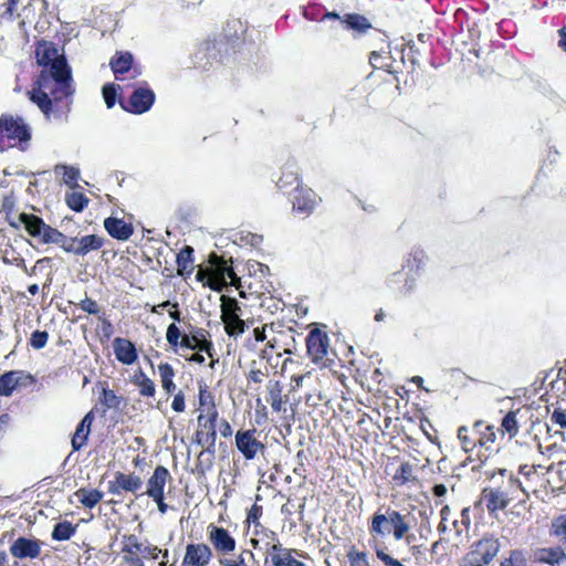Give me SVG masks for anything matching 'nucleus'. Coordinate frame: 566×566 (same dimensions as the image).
<instances>
[{
  "mask_svg": "<svg viewBox=\"0 0 566 566\" xmlns=\"http://www.w3.org/2000/svg\"><path fill=\"white\" fill-rule=\"evenodd\" d=\"M35 57L43 70L36 81L38 87L29 92L30 99L39 106L46 119L64 120L74 94L71 69L56 45L49 41L39 42Z\"/></svg>",
  "mask_w": 566,
  "mask_h": 566,
  "instance_id": "nucleus-1",
  "label": "nucleus"
},
{
  "mask_svg": "<svg viewBox=\"0 0 566 566\" xmlns=\"http://www.w3.org/2000/svg\"><path fill=\"white\" fill-rule=\"evenodd\" d=\"M20 221L25 224L27 232L33 237L39 238L41 243L57 244L65 252L72 253L77 256H84L90 252L97 251L104 245V238L97 234H87L83 237L69 238L57 229L46 224L42 218L23 213Z\"/></svg>",
  "mask_w": 566,
  "mask_h": 566,
  "instance_id": "nucleus-2",
  "label": "nucleus"
},
{
  "mask_svg": "<svg viewBox=\"0 0 566 566\" xmlns=\"http://www.w3.org/2000/svg\"><path fill=\"white\" fill-rule=\"evenodd\" d=\"M31 138L30 127L21 117L2 116L0 118V149L4 150Z\"/></svg>",
  "mask_w": 566,
  "mask_h": 566,
  "instance_id": "nucleus-3",
  "label": "nucleus"
},
{
  "mask_svg": "<svg viewBox=\"0 0 566 566\" xmlns=\"http://www.w3.org/2000/svg\"><path fill=\"white\" fill-rule=\"evenodd\" d=\"M342 22L345 24V28L347 30L353 31V36L358 38L361 35H366L369 33V31H373L376 39L379 42L385 43L386 42V35L380 32L379 30L375 29L370 21L358 13H347L344 14L342 18Z\"/></svg>",
  "mask_w": 566,
  "mask_h": 566,
  "instance_id": "nucleus-4",
  "label": "nucleus"
},
{
  "mask_svg": "<svg viewBox=\"0 0 566 566\" xmlns=\"http://www.w3.org/2000/svg\"><path fill=\"white\" fill-rule=\"evenodd\" d=\"M500 542L494 537H484L474 542L467 555L475 558L484 566L489 565L500 551Z\"/></svg>",
  "mask_w": 566,
  "mask_h": 566,
  "instance_id": "nucleus-5",
  "label": "nucleus"
},
{
  "mask_svg": "<svg viewBox=\"0 0 566 566\" xmlns=\"http://www.w3.org/2000/svg\"><path fill=\"white\" fill-rule=\"evenodd\" d=\"M235 446L247 460L254 459L264 449L263 443L255 438V429L239 430L235 433Z\"/></svg>",
  "mask_w": 566,
  "mask_h": 566,
  "instance_id": "nucleus-6",
  "label": "nucleus"
},
{
  "mask_svg": "<svg viewBox=\"0 0 566 566\" xmlns=\"http://www.w3.org/2000/svg\"><path fill=\"white\" fill-rule=\"evenodd\" d=\"M210 262L213 266V283H209V286L220 292L222 287L227 284V279L234 280L237 279V274L232 268V265H228L227 261L222 258H219L217 254L210 255Z\"/></svg>",
  "mask_w": 566,
  "mask_h": 566,
  "instance_id": "nucleus-7",
  "label": "nucleus"
},
{
  "mask_svg": "<svg viewBox=\"0 0 566 566\" xmlns=\"http://www.w3.org/2000/svg\"><path fill=\"white\" fill-rule=\"evenodd\" d=\"M155 102V94L148 87H137L134 90L130 95L128 105H123V107L134 114H143L150 109Z\"/></svg>",
  "mask_w": 566,
  "mask_h": 566,
  "instance_id": "nucleus-8",
  "label": "nucleus"
},
{
  "mask_svg": "<svg viewBox=\"0 0 566 566\" xmlns=\"http://www.w3.org/2000/svg\"><path fill=\"white\" fill-rule=\"evenodd\" d=\"M307 353L314 363L322 360L328 348V336L319 331L313 329L310 332L306 338Z\"/></svg>",
  "mask_w": 566,
  "mask_h": 566,
  "instance_id": "nucleus-9",
  "label": "nucleus"
},
{
  "mask_svg": "<svg viewBox=\"0 0 566 566\" xmlns=\"http://www.w3.org/2000/svg\"><path fill=\"white\" fill-rule=\"evenodd\" d=\"M142 486L143 481L137 474H124L122 472H116L114 480L108 484V491L112 494H119L120 491L136 493L142 489Z\"/></svg>",
  "mask_w": 566,
  "mask_h": 566,
  "instance_id": "nucleus-10",
  "label": "nucleus"
},
{
  "mask_svg": "<svg viewBox=\"0 0 566 566\" xmlns=\"http://www.w3.org/2000/svg\"><path fill=\"white\" fill-rule=\"evenodd\" d=\"M533 558L536 563L547 564L549 566H566V546L536 548L533 552Z\"/></svg>",
  "mask_w": 566,
  "mask_h": 566,
  "instance_id": "nucleus-11",
  "label": "nucleus"
},
{
  "mask_svg": "<svg viewBox=\"0 0 566 566\" xmlns=\"http://www.w3.org/2000/svg\"><path fill=\"white\" fill-rule=\"evenodd\" d=\"M10 553L17 558H38L41 553L39 539L19 537L10 546Z\"/></svg>",
  "mask_w": 566,
  "mask_h": 566,
  "instance_id": "nucleus-12",
  "label": "nucleus"
},
{
  "mask_svg": "<svg viewBox=\"0 0 566 566\" xmlns=\"http://www.w3.org/2000/svg\"><path fill=\"white\" fill-rule=\"evenodd\" d=\"M207 332L198 328L191 335L184 334L180 340V347L186 349H198L207 353L208 356L213 357V344L206 339Z\"/></svg>",
  "mask_w": 566,
  "mask_h": 566,
  "instance_id": "nucleus-13",
  "label": "nucleus"
},
{
  "mask_svg": "<svg viewBox=\"0 0 566 566\" xmlns=\"http://www.w3.org/2000/svg\"><path fill=\"white\" fill-rule=\"evenodd\" d=\"M511 493L504 492L501 488L484 489L481 494V500L485 503L486 510L494 513L499 510H504L511 502Z\"/></svg>",
  "mask_w": 566,
  "mask_h": 566,
  "instance_id": "nucleus-14",
  "label": "nucleus"
},
{
  "mask_svg": "<svg viewBox=\"0 0 566 566\" xmlns=\"http://www.w3.org/2000/svg\"><path fill=\"white\" fill-rule=\"evenodd\" d=\"M171 479V475L167 468L163 465H157L154 470L153 475L147 481V490L145 494L149 497H159L164 495V490L168 480Z\"/></svg>",
  "mask_w": 566,
  "mask_h": 566,
  "instance_id": "nucleus-15",
  "label": "nucleus"
},
{
  "mask_svg": "<svg viewBox=\"0 0 566 566\" xmlns=\"http://www.w3.org/2000/svg\"><path fill=\"white\" fill-rule=\"evenodd\" d=\"M212 556L210 547L206 544H189L186 548L184 563L187 566H205Z\"/></svg>",
  "mask_w": 566,
  "mask_h": 566,
  "instance_id": "nucleus-16",
  "label": "nucleus"
},
{
  "mask_svg": "<svg viewBox=\"0 0 566 566\" xmlns=\"http://www.w3.org/2000/svg\"><path fill=\"white\" fill-rule=\"evenodd\" d=\"M318 203V197L312 189H296L293 198V209L300 213L308 216L314 211Z\"/></svg>",
  "mask_w": 566,
  "mask_h": 566,
  "instance_id": "nucleus-17",
  "label": "nucleus"
},
{
  "mask_svg": "<svg viewBox=\"0 0 566 566\" xmlns=\"http://www.w3.org/2000/svg\"><path fill=\"white\" fill-rule=\"evenodd\" d=\"M111 66L117 81H124L125 74L130 73V77H136L139 72L133 69V55L128 52L119 53L111 60Z\"/></svg>",
  "mask_w": 566,
  "mask_h": 566,
  "instance_id": "nucleus-18",
  "label": "nucleus"
},
{
  "mask_svg": "<svg viewBox=\"0 0 566 566\" xmlns=\"http://www.w3.org/2000/svg\"><path fill=\"white\" fill-rule=\"evenodd\" d=\"M209 539L217 551L230 553L235 548V541L223 527L209 526Z\"/></svg>",
  "mask_w": 566,
  "mask_h": 566,
  "instance_id": "nucleus-19",
  "label": "nucleus"
},
{
  "mask_svg": "<svg viewBox=\"0 0 566 566\" xmlns=\"http://www.w3.org/2000/svg\"><path fill=\"white\" fill-rule=\"evenodd\" d=\"M295 549L284 548L280 543L273 544L269 548L271 555V563L273 566H304V563L295 559L292 553Z\"/></svg>",
  "mask_w": 566,
  "mask_h": 566,
  "instance_id": "nucleus-20",
  "label": "nucleus"
},
{
  "mask_svg": "<svg viewBox=\"0 0 566 566\" xmlns=\"http://www.w3.org/2000/svg\"><path fill=\"white\" fill-rule=\"evenodd\" d=\"M113 347L115 356L120 363L132 365L137 359L136 348L130 340L117 337L113 342Z\"/></svg>",
  "mask_w": 566,
  "mask_h": 566,
  "instance_id": "nucleus-21",
  "label": "nucleus"
},
{
  "mask_svg": "<svg viewBox=\"0 0 566 566\" xmlns=\"http://www.w3.org/2000/svg\"><path fill=\"white\" fill-rule=\"evenodd\" d=\"M123 552L130 555H137L138 553H142L145 557H149L151 559L158 558L159 554L161 553L157 546L144 545L143 543H139L135 535H129L126 538Z\"/></svg>",
  "mask_w": 566,
  "mask_h": 566,
  "instance_id": "nucleus-22",
  "label": "nucleus"
},
{
  "mask_svg": "<svg viewBox=\"0 0 566 566\" xmlns=\"http://www.w3.org/2000/svg\"><path fill=\"white\" fill-rule=\"evenodd\" d=\"M104 228L108 232V234L117 240H128L133 234L132 224L126 223L122 219L117 218H106L104 221Z\"/></svg>",
  "mask_w": 566,
  "mask_h": 566,
  "instance_id": "nucleus-23",
  "label": "nucleus"
},
{
  "mask_svg": "<svg viewBox=\"0 0 566 566\" xmlns=\"http://www.w3.org/2000/svg\"><path fill=\"white\" fill-rule=\"evenodd\" d=\"M92 422L93 416L92 412H88L77 424L76 430L72 437V448L74 451H78L86 443L91 432Z\"/></svg>",
  "mask_w": 566,
  "mask_h": 566,
  "instance_id": "nucleus-24",
  "label": "nucleus"
},
{
  "mask_svg": "<svg viewBox=\"0 0 566 566\" xmlns=\"http://www.w3.org/2000/svg\"><path fill=\"white\" fill-rule=\"evenodd\" d=\"M374 46H376L377 50L370 52L369 62L371 66L375 69L388 70V67L390 66L388 60H390L391 56L387 41L385 43L380 42L379 44L375 43Z\"/></svg>",
  "mask_w": 566,
  "mask_h": 566,
  "instance_id": "nucleus-25",
  "label": "nucleus"
},
{
  "mask_svg": "<svg viewBox=\"0 0 566 566\" xmlns=\"http://www.w3.org/2000/svg\"><path fill=\"white\" fill-rule=\"evenodd\" d=\"M216 440H217V432H208L205 430H197V432H196L197 444H199L201 447H206V449L202 450L198 455L200 465L202 464V458H205L207 454L214 455Z\"/></svg>",
  "mask_w": 566,
  "mask_h": 566,
  "instance_id": "nucleus-26",
  "label": "nucleus"
},
{
  "mask_svg": "<svg viewBox=\"0 0 566 566\" xmlns=\"http://www.w3.org/2000/svg\"><path fill=\"white\" fill-rule=\"evenodd\" d=\"M20 371L11 370L0 377V396L9 397L19 384Z\"/></svg>",
  "mask_w": 566,
  "mask_h": 566,
  "instance_id": "nucleus-27",
  "label": "nucleus"
},
{
  "mask_svg": "<svg viewBox=\"0 0 566 566\" xmlns=\"http://www.w3.org/2000/svg\"><path fill=\"white\" fill-rule=\"evenodd\" d=\"M388 523L394 526V537L401 539L405 534L409 531V524L405 521V517L397 511L388 510Z\"/></svg>",
  "mask_w": 566,
  "mask_h": 566,
  "instance_id": "nucleus-28",
  "label": "nucleus"
},
{
  "mask_svg": "<svg viewBox=\"0 0 566 566\" xmlns=\"http://www.w3.org/2000/svg\"><path fill=\"white\" fill-rule=\"evenodd\" d=\"M224 328L228 335L238 336L244 332L245 323L240 318L239 314L221 315Z\"/></svg>",
  "mask_w": 566,
  "mask_h": 566,
  "instance_id": "nucleus-29",
  "label": "nucleus"
},
{
  "mask_svg": "<svg viewBox=\"0 0 566 566\" xmlns=\"http://www.w3.org/2000/svg\"><path fill=\"white\" fill-rule=\"evenodd\" d=\"M483 422L482 421H476L473 426V430L474 432H476L480 437H479V444L484 447L485 449H490L491 446L495 442L496 440V432L494 430V427L493 426H486L485 427V430L482 432L480 430V428L482 427Z\"/></svg>",
  "mask_w": 566,
  "mask_h": 566,
  "instance_id": "nucleus-30",
  "label": "nucleus"
},
{
  "mask_svg": "<svg viewBox=\"0 0 566 566\" xmlns=\"http://www.w3.org/2000/svg\"><path fill=\"white\" fill-rule=\"evenodd\" d=\"M133 382L139 388L142 396L153 397L155 395V384L143 370L134 375Z\"/></svg>",
  "mask_w": 566,
  "mask_h": 566,
  "instance_id": "nucleus-31",
  "label": "nucleus"
},
{
  "mask_svg": "<svg viewBox=\"0 0 566 566\" xmlns=\"http://www.w3.org/2000/svg\"><path fill=\"white\" fill-rule=\"evenodd\" d=\"M75 496L85 507L92 509L102 500L103 493L98 490L80 489Z\"/></svg>",
  "mask_w": 566,
  "mask_h": 566,
  "instance_id": "nucleus-32",
  "label": "nucleus"
},
{
  "mask_svg": "<svg viewBox=\"0 0 566 566\" xmlns=\"http://www.w3.org/2000/svg\"><path fill=\"white\" fill-rule=\"evenodd\" d=\"M269 398L268 402H270L272 409L276 412H281L283 410V400L281 397L282 387L279 381H270L268 385Z\"/></svg>",
  "mask_w": 566,
  "mask_h": 566,
  "instance_id": "nucleus-33",
  "label": "nucleus"
},
{
  "mask_svg": "<svg viewBox=\"0 0 566 566\" xmlns=\"http://www.w3.org/2000/svg\"><path fill=\"white\" fill-rule=\"evenodd\" d=\"M549 534L566 546V513L553 518Z\"/></svg>",
  "mask_w": 566,
  "mask_h": 566,
  "instance_id": "nucleus-34",
  "label": "nucleus"
},
{
  "mask_svg": "<svg viewBox=\"0 0 566 566\" xmlns=\"http://www.w3.org/2000/svg\"><path fill=\"white\" fill-rule=\"evenodd\" d=\"M276 185L281 189L298 186V174L296 167L294 165H287L284 168L282 176L279 178Z\"/></svg>",
  "mask_w": 566,
  "mask_h": 566,
  "instance_id": "nucleus-35",
  "label": "nucleus"
},
{
  "mask_svg": "<svg viewBox=\"0 0 566 566\" xmlns=\"http://www.w3.org/2000/svg\"><path fill=\"white\" fill-rule=\"evenodd\" d=\"M158 371L161 378L163 388L167 394H171L176 389V385L172 380L175 376L174 368L169 364L165 363L158 366Z\"/></svg>",
  "mask_w": 566,
  "mask_h": 566,
  "instance_id": "nucleus-36",
  "label": "nucleus"
},
{
  "mask_svg": "<svg viewBox=\"0 0 566 566\" xmlns=\"http://www.w3.org/2000/svg\"><path fill=\"white\" fill-rule=\"evenodd\" d=\"M193 249L191 247H185L177 255V264L179 274H184L186 271H191Z\"/></svg>",
  "mask_w": 566,
  "mask_h": 566,
  "instance_id": "nucleus-37",
  "label": "nucleus"
},
{
  "mask_svg": "<svg viewBox=\"0 0 566 566\" xmlns=\"http://www.w3.org/2000/svg\"><path fill=\"white\" fill-rule=\"evenodd\" d=\"M75 533V527L70 522L57 523L52 532V538L55 541H67Z\"/></svg>",
  "mask_w": 566,
  "mask_h": 566,
  "instance_id": "nucleus-38",
  "label": "nucleus"
},
{
  "mask_svg": "<svg viewBox=\"0 0 566 566\" xmlns=\"http://www.w3.org/2000/svg\"><path fill=\"white\" fill-rule=\"evenodd\" d=\"M65 201L72 210L77 212L83 211L88 203V199L82 192L77 191L67 193L65 197Z\"/></svg>",
  "mask_w": 566,
  "mask_h": 566,
  "instance_id": "nucleus-39",
  "label": "nucleus"
},
{
  "mask_svg": "<svg viewBox=\"0 0 566 566\" xmlns=\"http://www.w3.org/2000/svg\"><path fill=\"white\" fill-rule=\"evenodd\" d=\"M502 433H509L510 438H514L518 432V423L516 419V411H510L505 415L501 423Z\"/></svg>",
  "mask_w": 566,
  "mask_h": 566,
  "instance_id": "nucleus-40",
  "label": "nucleus"
},
{
  "mask_svg": "<svg viewBox=\"0 0 566 566\" xmlns=\"http://www.w3.org/2000/svg\"><path fill=\"white\" fill-rule=\"evenodd\" d=\"M388 523V516L380 513H375L371 520L370 534L384 536L389 533L388 528L384 526Z\"/></svg>",
  "mask_w": 566,
  "mask_h": 566,
  "instance_id": "nucleus-41",
  "label": "nucleus"
},
{
  "mask_svg": "<svg viewBox=\"0 0 566 566\" xmlns=\"http://www.w3.org/2000/svg\"><path fill=\"white\" fill-rule=\"evenodd\" d=\"M19 0H8L0 7V24L9 23L15 17ZM19 17V14H17Z\"/></svg>",
  "mask_w": 566,
  "mask_h": 566,
  "instance_id": "nucleus-42",
  "label": "nucleus"
},
{
  "mask_svg": "<svg viewBox=\"0 0 566 566\" xmlns=\"http://www.w3.org/2000/svg\"><path fill=\"white\" fill-rule=\"evenodd\" d=\"M63 170L64 171V182L70 185L72 188H77L76 180L80 177V170L75 167H69L65 165H56L55 171Z\"/></svg>",
  "mask_w": 566,
  "mask_h": 566,
  "instance_id": "nucleus-43",
  "label": "nucleus"
},
{
  "mask_svg": "<svg viewBox=\"0 0 566 566\" xmlns=\"http://www.w3.org/2000/svg\"><path fill=\"white\" fill-rule=\"evenodd\" d=\"M503 490L506 493H511V495H510L511 501L518 497V492H522L527 495V492L523 488L521 481L517 478L513 476V474H510L509 481H507V486Z\"/></svg>",
  "mask_w": 566,
  "mask_h": 566,
  "instance_id": "nucleus-44",
  "label": "nucleus"
},
{
  "mask_svg": "<svg viewBox=\"0 0 566 566\" xmlns=\"http://www.w3.org/2000/svg\"><path fill=\"white\" fill-rule=\"evenodd\" d=\"M504 562L509 566H527L526 553L522 549H514Z\"/></svg>",
  "mask_w": 566,
  "mask_h": 566,
  "instance_id": "nucleus-45",
  "label": "nucleus"
},
{
  "mask_svg": "<svg viewBox=\"0 0 566 566\" xmlns=\"http://www.w3.org/2000/svg\"><path fill=\"white\" fill-rule=\"evenodd\" d=\"M239 311L240 306L235 298L221 296V315L238 314Z\"/></svg>",
  "mask_w": 566,
  "mask_h": 566,
  "instance_id": "nucleus-46",
  "label": "nucleus"
},
{
  "mask_svg": "<svg viewBox=\"0 0 566 566\" xmlns=\"http://www.w3.org/2000/svg\"><path fill=\"white\" fill-rule=\"evenodd\" d=\"M182 335L184 334L180 333L178 326L175 323L170 324L167 327L166 338L169 345H171L172 347L180 345Z\"/></svg>",
  "mask_w": 566,
  "mask_h": 566,
  "instance_id": "nucleus-47",
  "label": "nucleus"
},
{
  "mask_svg": "<svg viewBox=\"0 0 566 566\" xmlns=\"http://www.w3.org/2000/svg\"><path fill=\"white\" fill-rule=\"evenodd\" d=\"M49 339V334L45 331H35L32 333L30 344L34 349L43 348Z\"/></svg>",
  "mask_w": 566,
  "mask_h": 566,
  "instance_id": "nucleus-48",
  "label": "nucleus"
},
{
  "mask_svg": "<svg viewBox=\"0 0 566 566\" xmlns=\"http://www.w3.org/2000/svg\"><path fill=\"white\" fill-rule=\"evenodd\" d=\"M116 93L115 84H106L103 87V97L108 108H112L115 105Z\"/></svg>",
  "mask_w": 566,
  "mask_h": 566,
  "instance_id": "nucleus-49",
  "label": "nucleus"
},
{
  "mask_svg": "<svg viewBox=\"0 0 566 566\" xmlns=\"http://www.w3.org/2000/svg\"><path fill=\"white\" fill-rule=\"evenodd\" d=\"M350 566H369L367 555L364 552L350 551L347 555Z\"/></svg>",
  "mask_w": 566,
  "mask_h": 566,
  "instance_id": "nucleus-50",
  "label": "nucleus"
},
{
  "mask_svg": "<svg viewBox=\"0 0 566 566\" xmlns=\"http://www.w3.org/2000/svg\"><path fill=\"white\" fill-rule=\"evenodd\" d=\"M458 438L462 442V448L465 452L470 451L475 446V442H472L469 438L468 428L464 426L458 429Z\"/></svg>",
  "mask_w": 566,
  "mask_h": 566,
  "instance_id": "nucleus-51",
  "label": "nucleus"
},
{
  "mask_svg": "<svg viewBox=\"0 0 566 566\" xmlns=\"http://www.w3.org/2000/svg\"><path fill=\"white\" fill-rule=\"evenodd\" d=\"M102 403H104L107 408H117L119 405V398L113 390L103 389Z\"/></svg>",
  "mask_w": 566,
  "mask_h": 566,
  "instance_id": "nucleus-52",
  "label": "nucleus"
},
{
  "mask_svg": "<svg viewBox=\"0 0 566 566\" xmlns=\"http://www.w3.org/2000/svg\"><path fill=\"white\" fill-rule=\"evenodd\" d=\"M80 308L83 310L84 312H87L88 314L99 313V306L96 303V301L88 297L81 301Z\"/></svg>",
  "mask_w": 566,
  "mask_h": 566,
  "instance_id": "nucleus-53",
  "label": "nucleus"
},
{
  "mask_svg": "<svg viewBox=\"0 0 566 566\" xmlns=\"http://www.w3.org/2000/svg\"><path fill=\"white\" fill-rule=\"evenodd\" d=\"M551 420L562 428H566V411L559 408L555 409L551 416Z\"/></svg>",
  "mask_w": 566,
  "mask_h": 566,
  "instance_id": "nucleus-54",
  "label": "nucleus"
},
{
  "mask_svg": "<svg viewBox=\"0 0 566 566\" xmlns=\"http://www.w3.org/2000/svg\"><path fill=\"white\" fill-rule=\"evenodd\" d=\"M537 468H543V467L542 465L522 464L518 468V473L530 480L536 473Z\"/></svg>",
  "mask_w": 566,
  "mask_h": 566,
  "instance_id": "nucleus-55",
  "label": "nucleus"
},
{
  "mask_svg": "<svg viewBox=\"0 0 566 566\" xmlns=\"http://www.w3.org/2000/svg\"><path fill=\"white\" fill-rule=\"evenodd\" d=\"M171 407L172 409L176 411V412H182L185 410V397L182 395L181 391H179L175 397H174V400H172V403H171Z\"/></svg>",
  "mask_w": 566,
  "mask_h": 566,
  "instance_id": "nucleus-56",
  "label": "nucleus"
},
{
  "mask_svg": "<svg viewBox=\"0 0 566 566\" xmlns=\"http://www.w3.org/2000/svg\"><path fill=\"white\" fill-rule=\"evenodd\" d=\"M207 277H210L209 283H213V268L212 269H202L200 268L196 274V279L199 282H205Z\"/></svg>",
  "mask_w": 566,
  "mask_h": 566,
  "instance_id": "nucleus-57",
  "label": "nucleus"
},
{
  "mask_svg": "<svg viewBox=\"0 0 566 566\" xmlns=\"http://www.w3.org/2000/svg\"><path fill=\"white\" fill-rule=\"evenodd\" d=\"M199 403H200V406H209L210 407V406L214 405L213 397L206 389H200Z\"/></svg>",
  "mask_w": 566,
  "mask_h": 566,
  "instance_id": "nucleus-58",
  "label": "nucleus"
},
{
  "mask_svg": "<svg viewBox=\"0 0 566 566\" xmlns=\"http://www.w3.org/2000/svg\"><path fill=\"white\" fill-rule=\"evenodd\" d=\"M198 424L201 427V430L208 431V432H216V423L211 421H206L205 416L201 413L198 417Z\"/></svg>",
  "mask_w": 566,
  "mask_h": 566,
  "instance_id": "nucleus-59",
  "label": "nucleus"
},
{
  "mask_svg": "<svg viewBox=\"0 0 566 566\" xmlns=\"http://www.w3.org/2000/svg\"><path fill=\"white\" fill-rule=\"evenodd\" d=\"M214 455L207 454L205 458H202V464L200 465V462L198 461L197 464V471L199 473H205L206 470H209L212 465V460Z\"/></svg>",
  "mask_w": 566,
  "mask_h": 566,
  "instance_id": "nucleus-60",
  "label": "nucleus"
},
{
  "mask_svg": "<svg viewBox=\"0 0 566 566\" xmlns=\"http://www.w3.org/2000/svg\"><path fill=\"white\" fill-rule=\"evenodd\" d=\"M265 377V373H263L260 369H251L249 373V380L260 384L263 381V378Z\"/></svg>",
  "mask_w": 566,
  "mask_h": 566,
  "instance_id": "nucleus-61",
  "label": "nucleus"
},
{
  "mask_svg": "<svg viewBox=\"0 0 566 566\" xmlns=\"http://www.w3.org/2000/svg\"><path fill=\"white\" fill-rule=\"evenodd\" d=\"M460 566H484L482 563H479L475 558L464 555L460 562Z\"/></svg>",
  "mask_w": 566,
  "mask_h": 566,
  "instance_id": "nucleus-62",
  "label": "nucleus"
},
{
  "mask_svg": "<svg viewBox=\"0 0 566 566\" xmlns=\"http://www.w3.org/2000/svg\"><path fill=\"white\" fill-rule=\"evenodd\" d=\"M217 417H218V411L216 409V406L212 405V406L208 407L207 418H205V420L206 421H211V422L216 423Z\"/></svg>",
  "mask_w": 566,
  "mask_h": 566,
  "instance_id": "nucleus-63",
  "label": "nucleus"
},
{
  "mask_svg": "<svg viewBox=\"0 0 566 566\" xmlns=\"http://www.w3.org/2000/svg\"><path fill=\"white\" fill-rule=\"evenodd\" d=\"M558 46L566 51V27L559 30V41Z\"/></svg>",
  "mask_w": 566,
  "mask_h": 566,
  "instance_id": "nucleus-64",
  "label": "nucleus"
}]
</instances>
